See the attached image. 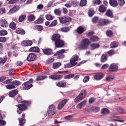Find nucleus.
Listing matches in <instances>:
<instances>
[{
  "label": "nucleus",
  "instance_id": "obj_39",
  "mask_svg": "<svg viewBox=\"0 0 126 126\" xmlns=\"http://www.w3.org/2000/svg\"><path fill=\"white\" fill-rule=\"evenodd\" d=\"M61 31L63 32H67L70 30V28L68 27H63L61 28Z\"/></svg>",
  "mask_w": 126,
  "mask_h": 126
},
{
  "label": "nucleus",
  "instance_id": "obj_5",
  "mask_svg": "<svg viewBox=\"0 0 126 126\" xmlns=\"http://www.w3.org/2000/svg\"><path fill=\"white\" fill-rule=\"evenodd\" d=\"M64 45V42L61 39L57 40L55 42V45L57 48L61 47H63Z\"/></svg>",
  "mask_w": 126,
  "mask_h": 126
},
{
  "label": "nucleus",
  "instance_id": "obj_42",
  "mask_svg": "<svg viewBox=\"0 0 126 126\" xmlns=\"http://www.w3.org/2000/svg\"><path fill=\"white\" fill-rule=\"evenodd\" d=\"M59 20L62 23H66V19L65 17H59Z\"/></svg>",
  "mask_w": 126,
  "mask_h": 126
},
{
  "label": "nucleus",
  "instance_id": "obj_8",
  "mask_svg": "<svg viewBox=\"0 0 126 126\" xmlns=\"http://www.w3.org/2000/svg\"><path fill=\"white\" fill-rule=\"evenodd\" d=\"M36 58V56L34 54L31 53L29 54L27 58V60L29 62L33 61Z\"/></svg>",
  "mask_w": 126,
  "mask_h": 126
},
{
  "label": "nucleus",
  "instance_id": "obj_51",
  "mask_svg": "<svg viewBox=\"0 0 126 126\" xmlns=\"http://www.w3.org/2000/svg\"><path fill=\"white\" fill-rule=\"evenodd\" d=\"M12 79H10L6 80L5 81L4 83L5 84H10V85H12Z\"/></svg>",
  "mask_w": 126,
  "mask_h": 126
},
{
  "label": "nucleus",
  "instance_id": "obj_1",
  "mask_svg": "<svg viewBox=\"0 0 126 126\" xmlns=\"http://www.w3.org/2000/svg\"><path fill=\"white\" fill-rule=\"evenodd\" d=\"M79 59L78 56L75 55L72 56V58L70 60V63L64 65V67H70L76 65L77 63L76 62Z\"/></svg>",
  "mask_w": 126,
  "mask_h": 126
},
{
  "label": "nucleus",
  "instance_id": "obj_60",
  "mask_svg": "<svg viewBox=\"0 0 126 126\" xmlns=\"http://www.w3.org/2000/svg\"><path fill=\"white\" fill-rule=\"evenodd\" d=\"M99 20H98V18L96 17H94L92 19L94 23H96L97 22L98 23Z\"/></svg>",
  "mask_w": 126,
  "mask_h": 126
},
{
  "label": "nucleus",
  "instance_id": "obj_40",
  "mask_svg": "<svg viewBox=\"0 0 126 126\" xmlns=\"http://www.w3.org/2000/svg\"><path fill=\"white\" fill-rule=\"evenodd\" d=\"M114 78V77L113 76H108L106 77V80L108 81H112Z\"/></svg>",
  "mask_w": 126,
  "mask_h": 126
},
{
  "label": "nucleus",
  "instance_id": "obj_49",
  "mask_svg": "<svg viewBox=\"0 0 126 126\" xmlns=\"http://www.w3.org/2000/svg\"><path fill=\"white\" fill-rule=\"evenodd\" d=\"M91 110L94 112H98L99 110V109L97 107H94L91 108Z\"/></svg>",
  "mask_w": 126,
  "mask_h": 126
},
{
  "label": "nucleus",
  "instance_id": "obj_27",
  "mask_svg": "<svg viewBox=\"0 0 126 126\" xmlns=\"http://www.w3.org/2000/svg\"><path fill=\"white\" fill-rule=\"evenodd\" d=\"M16 32L17 33L21 34H24L25 33V31L21 28L17 29L16 31Z\"/></svg>",
  "mask_w": 126,
  "mask_h": 126
},
{
  "label": "nucleus",
  "instance_id": "obj_3",
  "mask_svg": "<svg viewBox=\"0 0 126 126\" xmlns=\"http://www.w3.org/2000/svg\"><path fill=\"white\" fill-rule=\"evenodd\" d=\"M56 111L54 106L51 105L48 107V109L47 110V113L49 115H51L54 114Z\"/></svg>",
  "mask_w": 126,
  "mask_h": 126
},
{
  "label": "nucleus",
  "instance_id": "obj_41",
  "mask_svg": "<svg viewBox=\"0 0 126 126\" xmlns=\"http://www.w3.org/2000/svg\"><path fill=\"white\" fill-rule=\"evenodd\" d=\"M28 19L29 21H32L34 20L35 17L33 15H31L28 16Z\"/></svg>",
  "mask_w": 126,
  "mask_h": 126
},
{
  "label": "nucleus",
  "instance_id": "obj_37",
  "mask_svg": "<svg viewBox=\"0 0 126 126\" xmlns=\"http://www.w3.org/2000/svg\"><path fill=\"white\" fill-rule=\"evenodd\" d=\"M74 75V74H69L64 76V78L65 79H69L73 78Z\"/></svg>",
  "mask_w": 126,
  "mask_h": 126
},
{
  "label": "nucleus",
  "instance_id": "obj_46",
  "mask_svg": "<svg viewBox=\"0 0 126 126\" xmlns=\"http://www.w3.org/2000/svg\"><path fill=\"white\" fill-rule=\"evenodd\" d=\"M9 27L12 29H15L16 28V24L14 22H12L10 24Z\"/></svg>",
  "mask_w": 126,
  "mask_h": 126
},
{
  "label": "nucleus",
  "instance_id": "obj_38",
  "mask_svg": "<svg viewBox=\"0 0 126 126\" xmlns=\"http://www.w3.org/2000/svg\"><path fill=\"white\" fill-rule=\"evenodd\" d=\"M44 20L41 18H39L34 22L35 24H40L43 22Z\"/></svg>",
  "mask_w": 126,
  "mask_h": 126
},
{
  "label": "nucleus",
  "instance_id": "obj_28",
  "mask_svg": "<svg viewBox=\"0 0 126 126\" xmlns=\"http://www.w3.org/2000/svg\"><path fill=\"white\" fill-rule=\"evenodd\" d=\"M85 31L84 28L81 26L79 27L77 29V31L78 33L80 34Z\"/></svg>",
  "mask_w": 126,
  "mask_h": 126
},
{
  "label": "nucleus",
  "instance_id": "obj_63",
  "mask_svg": "<svg viewBox=\"0 0 126 126\" xmlns=\"http://www.w3.org/2000/svg\"><path fill=\"white\" fill-rule=\"evenodd\" d=\"M54 61V59L53 58L49 59L47 61V64H48L53 62Z\"/></svg>",
  "mask_w": 126,
  "mask_h": 126
},
{
  "label": "nucleus",
  "instance_id": "obj_44",
  "mask_svg": "<svg viewBox=\"0 0 126 126\" xmlns=\"http://www.w3.org/2000/svg\"><path fill=\"white\" fill-rule=\"evenodd\" d=\"M47 77L46 76H38L36 79L37 81H40L43 80L44 79L46 78Z\"/></svg>",
  "mask_w": 126,
  "mask_h": 126
},
{
  "label": "nucleus",
  "instance_id": "obj_36",
  "mask_svg": "<svg viewBox=\"0 0 126 126\" xmlns=\"http://www.w3.org/2000/svg\"><path fill=\"white\" fill-rule=\"evenodd\" d=\"M25 122V120L24 118H21L19 120V124L20 126H23Z\"/></svg>",
  "mask_w": 126,
  "mask_h": 126
},
{
  "label": "nucleus",
  "instance_id": "obj_11",
  "mask_svg": "<svg viewBox=\"0 0 126 126\" xmlns=\"http://www.w3.org/2000/svg\"><path fill=\"white\" fill-rule=\"evenodd\" d=\"M32 43L31 41L24 40L22 42L21 45L24 46H29L31 45Z\"/></svg>",
  "mask_w": 126,
  "mask_h": 126
},
{
  "label": "nucleus",
  "instance_id": "obj_58",
  "mask_svg": "<svg viewBox=\"0 0 126 126\" xmlns=\"http://www.w3.org/2000/svg\"><path fill=\"white\" fill-rule=\"evenodd\" d=\"M107 35L110 37H111L112 36L113 34L112 32L111 31H109L106 32Z\"/></svg>",
  "mask_w": 126,
  "mask_h": 126
},
{
  "label": "nucleus",
  "instance_id": "obj_45",
  "mask_svg": "<svg viewBox=\"0 0 126 126\" xmlns=\"http://www.w3.org/2000/svg\"><path fill=\"white\" fill-rule=\"evenodd\" d=\"M107 15L110 17H113V15L112 12L110 10H108L106 13Z\"/></svg>",
  "mask_w": 126,
  "mask_h": 126
},
{
  "label": "nucleus",
  "instance_id": "obj_43",
  "mask_svg": "<svg viewBox=\"0 0 126 126\" xmlns=\"http://www.w3.org/2000/svg\"><path fill=\"white\" fill-rule=\"evenodd\" d=\"M26 16L25 15H23L20 16L19 18V21L21 22L24 20Z\"/></svg>",
  "mask_w": 126,
  "mask_h": 126
},
{
  "label": "nucleus",
  "instance_id": "obj_24",
  "mask_svg": "<svg viewBox=\"0 0 126 126\" xmlns=\"http://www.w3.org/2000/svg\"><path fill=\"white\" fill-rule=\"evenodd\" d=\"M43 51L44 54L47 55L50 54L52 52L51 50L49 48L44 49Z\"/></svg>",
  "mask_w": 126,
  "mask_h": 126
},
{
  "label": "nucleus",
  "instance_id": "obj_47",
  "mask_svg": "<svg viewBox=\"0 0 126 126\" xmlns=\"http://www.w3.org/2000/svg\"><path fill=\"white\" fill-rule=\"evenodd\" d=\"M7 34V31L4 30H3L0 31V35L3 36L6 35Z\"/></svg>",
  "mask_w": 126,
  "mask_h": 126
},
{
  "label": "nucleus",
  "instance_id": "obj_56",
  "mask_svg": "<svg viewBox=\"0 0 126 126\" xmlns=\"http://www.w3.org/2000/svg\"><path fill=\"white\" fill-rule=\"evenodd\" d=\"M119 4L121 6L124 5L125 3L124 0H118Z\"/></svg>",
  "mask_w": 126,
  "mask_h": 126
},
{
  "label": "nucleus",
  "instance_id": "obj_55",
  "mask_svg": "<svg viewBox=\"0 0 126 126\" xmlns=\"http://www.w3.org/2000/svg\"><path fill=\"white\" fill-rule=\"evenodd\" d=\"M109 55H112L115 54L114 50H111L107 52Z\"/></svg>",
  "mask_w": 126,
  "mask_h": 126
},
{
  "label": "nucleus",
  "instance_id": "obj_16",
  "mask_svg": "<svg viewBox=\"0 0 126 126\" xmlns=\"http://www.w3.org/2000/svg\"><path fill=\"white\" fill-rule=\"evenodd\" d=\"M0 26L3 27H5L8 26V24L7 21L4 19H1L0 20Z\"/></svg>",
  "mask_w": 126,
  "mask_h": 126
},
{
  "label": "nucleus",
  "instance_id": "obj_29",
  "mask_svg": "<svg viewBox=\"0 0 126 126\" xmlns=\"http://www.w3.org/2000/svg\"><path fill=\"white\" fill-rule=\"evenodd\" d=\"M61 65V63L60 62L54 63L53 65V68L54 69H56L60 66Z\"/></svg>",
  "mask_w": 126,
  "mask_h": 126
},
{
  "label": "nucleus",
  "instance_id": "obj_59",
  "mask_svg": "<svg viewBox=\"0 0 126 126\" xmlns=\"http://www.w3.org/2000/svg\"><path fill=\"white\" fill-rule=\"evenodd\" d=\"M57 23V21L56 20H54L50 25V27H53L55 26Z\"/></svg>",
  "mask_w": 126,
  "mask_h": 126
},
{
  "label": "nucleus",
  "instance_id": "obj_19",
  "mask_svg": "<svg viewBox=\"0 0 126 126\" xmlns=\"http://www.w3.org/2000/svg\"><path fill=\"white\" fill-rule=\"evenodd\" d=\"M88 47L84 44L81 43L80 45L79 46L78 48L80 50H84L87 49Z\"/></svg>",
  "mask_w": 126,
  "mask_h": 126
},
{
  "label": "nucleus",
  "instance_id": "obj_48",
  "mask_svg": "<svg viewBox=\"0 0 126 126\" xmlns=\"http://www.w3.org/2000/svg\"><path fill=\"white\" fill-rule=\"evenodd\" d=\"M107 60V59L106 56L104 54H103L101 58V62H104L106 61Z\"/></svg>",
  "mask_w": 126,
  "mask_h": 126
},
{
  "label": "nucleus",
  "instance_id": "obj_22",
  "mask_svg": "<svg viewBox=\"0 0 126 126\" xmlns=\"http://www.w3.org/2000/svg\"><path fill=\"white\" fill-rule=\"evenodd\" d=\"M81 43L84 44L88 47L90 42L89 39H84L82 41Z\"/></svg>",
  "mask_w": 126,
  "mask_h": 126
},
{
  "label": "nucleus",
  "instance_id": "obj_50",
  "mask_svg": "<svg viewBox=\"0 0 126 126\" xmlns=\"http://www.w3.org/2000/svg\"><path fill=\"white\" fill-rule=\"evenodd\" d=\"M55 14L57 15H60L61 14V11L58 9H56L54 10Z\"/></svg>",
  "mask_w": 126,
  "mask_h": 126
},
{
  "label": "nucleus",
  "instance_id": "obj_20",
  "mask_svg": "<svg viewBox=\"0 0 126 126\" xmlns=\"http://www.w3.org/2000/svg\"><path fill=\"white\" fill-rule=\"evenodd\" d=\"M88 47L84 44L81 43L80 45L79 46L78 48L80 50H84L87 49Z\"/></svg>",
  "mask_w": 126,
  "mask_h": 126
},
{
  "label": "nucleus",
  "instance_id": "obj_53",
  "mask_svg": "<svg viewBox=\"0 0 126 126\" xmlns=\"http://www.w3.org/2000/svg\"><path fill=\"white\" fill-rule=\"evenodd\" d=\"M33 86L32 84H30L28 85L25 86V87L23 88V90H28L31 87Z\"/></svg>",
  "mask_w": 126,
  "mask_h": 126
},
{
  "label": "nucleus",
  "instance_id": "obj_2",
  "mask_svg": "<svg viewBox=\"0 0 126 126\" xmlns=\"http://www.w3.org/2000/svg\"><path fill=\"white\" fill-rule=\"evenodd\" d=\"M21 83L18 81L15 80L12 81V85H8L6 86V88L9 89H11L15 88V86L19 85Z\"/></svg>",
  "mask_w": 126,
  "mask_h": 126
},
{
  "label": "nucleus",
  "instance_id": "obj_7",
  "mask_svg": "<svg viewBox=\"0 0 126 126\" xmlns=\"http://www.w3.org/2000/svg\"><path fill=\"white\" fill-rule=\"evenodd\" d=\"M109 23V20L107 19H101L99 21L98 25L100 26H103L107 25Z\"/></svg>",
  "mask_w": 126,
  "mask_h": 126
},
{
  "label": "nucleus",
  "instance_id": "obj_17",
  "mask_svg": "<svg viewBox=\"0 0 126 126\" xmlns=\"http://www.w3.org/2000/svg\"><path fill=\"white\" fill-rule=\"evenodd\" d=\"M29 51L30 52H38L39 51V49L37 47H33L30 49Z\"/></svg>",
  "mask_w": 126,
  "mask_h": 126
},
{
  "label": "nucleus",
  "instance_id": "obj_61",
  "mask_svg": "<svg viewBox=\"0 0 126 126\" xmlns=\"http://www.w3.org/2000/svg\"><path fill=\"white\" fill-rule=\"evenodd\" d=\"M96 100V99L93 97H92L90 98L89 100V103L91 104L94 102Z\"/></svg>",
  "mask_w": 126,
  "mask_h": 126
},
{
  "label": "nucleus",
  "instance_id": "obj_4",
  "mask_svg": "<svg viewBox=\"0 0 126 126\" xmlns=\"http://www.w3.org/2000/svg\"><path fill=\"white\" fill-rule=\"evenodd\" d=\"M118 65L116 64L113 63L110 65L109 68V70L110 72H115L118 70Z\"/></svg>",
  "mask_w": 126,
  "mask_h": 126
},
{
  "label": "nucleus",
  "instance_id": "obj_34",
  "mask_svg": "<svg viewBox=\"0 0 126 126\" xmlns=\"http://www.w3.org/2000/svg\"><path fill=\"white\" fill-rule=\"evenodd\" d=\"M86 102V100H84L81 103H79L77 106L76 107L78 108H80L82 106H84Z\"/></svg>",
  "mask_w": 126,
  "mask_h": 126
},
{
  "label": "nucleus",
  "instance_id": "obj_25",
  "mask_svg": "<svg viewBox=\"0 0 126 126\" xmlns=\"http://www.w3.org/2000/svg\"><path fill=\"white\" fill-rule=\"evenodd\" d=\"M90 46L91 49H94L98 48L100 46V45L97 44L93 43L90 45Z\"/></svg>",
  "mask_w": 126,
  "mask_h": 126
},
{
  "label": "nucleus",
  "instance_id": "obj_32",
  "mask_svg": "<svg viewBox=\"0 0 126 126\" xmlns=\"http://www.w3.org/2000/svg\"><path fill=\"white\" fill-rule=\"evenodd\" d=\"M118 43L116 41L112 42L110 45V47L111 48H115L118 46Z\"/></svg>",
  "mask_w": 126,
  "mask_h": 126
},
{
  "label": "nucleus",
  "instance_id": "obj_26",
  "mask_svg": "<svg viewBox=\"0 0 126 126\" xmlns=\"http://www.w3.org/2000/svg\"><path fill=\"white\" fill-rule=\"evenodd\" d=\"M103 74H99L95 75L94 78L96 80H99L103 78Z\"/></svg>",
  "mask_w": 126,
  "mask_h": 126
},
{
  "label": "nucleus",
  "instance_id": "obj_15",
  "mask_svg": "<svg viewBox=\"0 0 126 126\" xmlns=\"http://www.w3.org/2000/svg\"><path fill=\"white\" fill-rule=\"evenodd\" d=\"M85 97V96L80 93L79 95L75 99L74 101L75 102H77L79 100L82 99Z\"/></svg>",
  "mask_w": 126,
  "mask_h": 126
},
{
  "label": "nucleus",
  "instance_id": "obj_14",
  "mask_svg": "<svg viewBox=\"0 0 126 126\" xmlns=\"http://www.w3.org/2000/svg\"><path fill=\"white\" fill-rule=\"evenodd\" d=\"M57 86L62 87H64L66 85V82L63 81H61L58 82L56 83Z\"/></svg>",
  "mask_w": 126,
  "mask_h": 126
},
{
  "label": "nucleus",
  "instance_id": "obj_6",
  "mask_svg": "<svg viewBox=\"0 0 126 126\" xmlns=\"http://www.w3.org/2000/svg\"><path fill=\"white\" fill-rule=\"evenodd\" d=\"M17 107L19 109V110L17 111V112L19 114L21 113L22 111L26 110L27 107L23 103L17 105Z\"/></svg>",
  "mask_w": 126,
  "mask_h": 126
},
{
  "label": "nucleus",
  "instance_id": "obj_64",
  "mask_svg": "<svg viewBox=\"0 0 126 126\" xmlns=\"http://www.w3.org/2000/svg\"><path fill=\"white\" fill-rule=\"evenodd\" d=\"M23 103L26 106H27L31 104V102L28 101H23Z\"/></svg>",
  "mask_w": 126,
  "mask_h": 126
},
{
  "label": "nucleus",
  "instance_id": "obj_9",
  "mask_svg": "<svg viewBox=\"0 0 126 126\" xmlns=\"http://www.w3.org/2000/svg\"><path fill=\"white\" fill-rule=\"evenodd\" d=\"M49 78L52 79L57 80L62 78V76L57 74H52L49 76Z\"/></svg>",
  "mask_w": 126,
  "mask_h": 126
},
{
  "label": "nucleus",
  "instance_id": "obj_33",
  "mask_svg": "<svg viewBox=\"0 0 126 126\" xmlns=\"http://www.w3.org/2000/svg\"><path fill=\"white\" fill-rule=\"evenodd\" d=\"M106 7L104 6L101 5L99 7V11L101 12H104L106 11Z\"/></svg>",
  "mask_w": 126,
  "mask_h": 126
},
{
  "label": "nucleus",
  "instance_id": "obj_23",
  "mask_svg": "<svg viewBox=\"0 0 126 126\" xmlns=\"http://www.w3.org/2000/svg\"><path fill=\"white\" fill-rule=\"evenodd\" d=\"M118 117H112L110 119L111 121H117L120 122H123L124 121L122 120H119Z\"/></svg>",
  "mask_w": 126,
  "mask_h": 126
},
{
  "label": "nucleus",
  "instance_id": "obj_57",
  "mask_svg": "<svg viewBox=\"0 0 126 126\" xmlns=\"http://www.w3.org/2000/svg\"><path fill=\"white\" fill-rule=\"evenodd\" d=\"M94 11L92 9L90 10L88 13L89 16L90 17H91L94 14Z\"/></svg>",
  "mask_w": 126,
  "mask_h": 126
},
{
  "label": "nucleus",
  "instance_id": "obj_21",
  "mask_svg": "<svg viewBox=\"0 0 126 126\" xmlns=\"http://www.w3.org/2000/svg\"><path fill=\"white\" fill-rule=\"evenodd\" d=\"M18 92V91L17 90H15L10 92L9 95L10 97H13L16 95Z\"/></svg>",
  "mask_w": 126,
  "mask_h": 126
},
{
  "label": "nucleus",
  "instance_id": "obj_12",
  "mask_svg": "<svg viewBox=\"0 0 126 126\" xmlns=\"http://www.w3.org/2000/svg\"><path fill=\"white\" fill-rule=\"evenodd\" d=\"M60 35L58 34H55L52 36L51 39L52 41H56L57 40L60 39Z\"/></svg>",
  "mask_w": 126,
  "mask_h": 126
},
{
  "label": "nucleus",
  "instance_id": "obj_31",
  "mask_svg": "<svg viewBox=\"0 0 126 126\" xmlns=\"http://www.w3.org/2000/svg\"><path fill=\"white\" fill-rule=\"evenodd\" d=\"M65 50L64 49L60 50L57 51L54 55V56H55L59 55L62 54L64 53L65 52Z\"/></svg>",
  "mask_w": 126,
  "mask_h": 126
},
{
  "label": "nucleus",
  "instance_id": "obj_10",
  "mask_svg": "<svg viewBox=\"0 0 126 126\" xmlns=\"http://www.w3.org/2000/svg\"><path fill=\"white\" fill-rule=\"evenodd\" d=\"M67 101V100H64L62 101L58 104L57 108L59 110L61 109L64 106Z\"/></svg>",
  "mask_w": 126,
  "mask_h": 126
},
{
  "label": "nucleus",
  "instance_id": "obj_30",
  "mask_svg": "<svg viewBox=\"0 0 126 126\" xmlns=\"http://www.w3.org/2000/svg\"><path fill=\"white\" fill-rule=\"evenodd\" d=\"M101 113L102 114H108L109 112V110L107 109L104 108L101 110Z\"/></svg>",
  "mask_w": 126,
  "mask_h": 126
},
{
  "label": "nucleus",
  "instance_id": "obj_52",
  "mask_svg": "<svg viewBox=\"0 0 126 126\" xmlns=\"http://www.w3.org/2000/svg\"><path fill=\"white\" fill-rule=\"evenodd\" d=\"M86 3V0H81L80 3V6H83L85 5Z\"/></svg>",
  "mask_w": 126,
  "mask_h": 126
},
{
  "label": "nucleus",
  "instance_id": "obj_18",
  "mask_svg": "<svg viewBox=\"0 0 126 126\" xmlns=\"http://www.w3.org/2000/svg\"><path fill=\"white\" fill-rule=\"evenodd\" d=\"M19 8V7L17 6L14 7L10 10L9 12L11 13H14L17 11Z\"/></svg>",
  "mask_w": 126,
  "mask_h": 126
},
{
  "label": "nucleus",
  "instance_id": "obj_35",
  "mask_svg": "<svg viewBox=\"0 0 126 126\" xmlns=\"http://www.w3.org/2000/svg\"><path fill=\"white\" fill-rule=\"evenodd\" d=\"M99 40V38L97 36H92L90 39V40L94 42L97 41Z\"/></svg>",
  "mask_w": 126,
  "mask_h": 126
},
{
  "label": "nucleus",
  "instance_id": "obj_54",
  "mask_svg": "<svg viewBox=\"0 0 126 126\" xmlns=\"http://www.w3.org/2000/svg\"><path fill=\"white\" fill-rule=\"evenodd\" d=\"M46 19L48 20H52L53 18V17L50 15H47L46 16Z\"/></svg>",
  "mask_w": 126,
  "mask_h": 126
},
{
  "label": "nucleus",
  "instance_id": "obj_13",
  "mask_svg": "<svg viewBox=\"0 0 126 126\" xmlns=\"http://www.w3.org/2000/svg\"><path fill=\"white\" fill-rule=\"evenodd\" d=\"M109 3L111 6L114 7H116L118 5L116 0H110Z\"/></svg>",
  "mask_w": 126,
  "mask_h": 126
},
{
  "label": "nucleus",
  "instance_id": "obj_62",
  "mask_svg": "<svg viewBox=\"0 0 126 126\" xmlns=\"http://www.w3.org/2000/svg\"><path fill=\"white\" fill-rule=\"evenodd\" d=\"M109 66V65L108 64H105L102 66L101 69H106Z\"/></svg>",
  "mask_w": 126,
  "mask_h": 126
}]
</instances>
